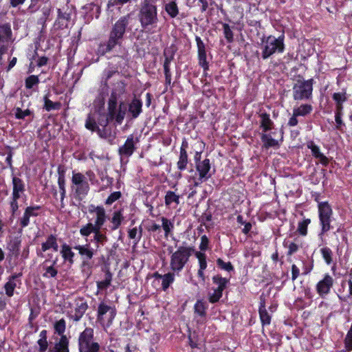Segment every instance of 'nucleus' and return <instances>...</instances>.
Wrapping results in <instances>:
<instances>
[{"label": "nucleus", "mask_w": 352, "mask_h": 352, "mask_svg": "<svg viewBox=\"0 0 352 352\" xmlns=\"http://www.w3.org/2000/svg\"><path fill=\"white\" fill-rule=\"evenodd\" d=\"M88 211L90 214H95L96 218L94 221L88 222L82 226L79 230L80 234L82 237H88L94 234L93 239L91 240L96 247V251L100 248L108 241L109 239L106 234L107 229L102 230L107 219L106 210L102 206H95L90 204L88 207Z\"/></svg>", "instance_id": "obj_1"}, {"label": "nucleus", "mask_w": 352, "mask_h": 352, "mask_svg": "<svg viewBox=\"0 0 352 352\" xmlns=\"http://www.w3.org/2000/svg\"><path fill=\"white\" fill-rule=\"evenodd\" d=\"M131 14L120 16L111 26L108 40L100 43L97 49L98 54L104 56L111 52L117 45L120 46L127 32L131 30Z\"/></svg>", "instance_id": "obj_2"}, {"label": "nucleus", "mask_w": 352, "mask_h": 352, "mask_svg": "<svg viewBox=\"0 0 352 352\" xmlns=\"http://www.w3.org/2000/svg\"><path fill=\"white\" fill-rule=\"evenodd\" d=\"M157 0H143L141 3L138 19L141 27L146 32L153 33L152 29L156 28L159 21Z\"/></svg>", "instance_id": "obj_3"}, {"label": "nucleus", "mask_w": 352, "mask_h": 352, "mask_svg": "<svg viewBox=\"0 0 352 352\" xmlns=\"http://www.w3.org/2000/svg\"><path fill=\"white\" fill-rule=\"evenodd\" d=\"M168 251L171 253L170 269L176 275H179L189 262L190 256L195 252V248L192 245H180L175 252H173V248L169 247Z\"/></svg>", "instance_id": "obj_4"}, {"label": "nucleus", "mask_w": 352, "mask_h": 352, "mask_svg": "<svg viewBox=\"0 0 352 352\" xmlns=\"http://www.w3.org/2000/svg\"><path fill=\"white\" fill-rule=\"evenodd\" d=\"M261 42V57L263 60H267L274 54H282L285 51V35L283 34L278 38L272 35L263 37Z\"/></svg>", "instance_id": "obj_5"}, {"label": "nucleus", "mask_w": 352, "mask_h": 352, "mask_svg": "<svg viewBox=\"0 0 352 352\" xmlns=\"http://www.w3.org/2000/svg\"><path fill=\"white\" fill-rule=\"evenodd\" d=\"M318 219L320 230L318 233V237L324 243V236L330 231L333 226L331 222L333 219V210L331 206L328 201H320L318 204Z\"/></svg>", "instance_id": "obj_6"}, {"label": "nucleus", "mask_w": 352, "mask_h": 352, "mask_svg": "<svg viewBox=\"0 0 352 352\" xmlns=\"http://www.w3.org/2000/svg\"><path fill=\"white\" fill-rule=\"evenodd\" d=\"M314 82L313 78L305 80L302 76H298V78L292 87L293 99L296 101L311 100L313 96Z\"/></svg>", "instance_id": "obj_7"}, {"label": "nucleus", "mask_w": 352, "mask_h": 352, "mask_svg": "<svg viewBox=\"0 0 352 352\" xmlns=\"http://www.w3.org/2000/svg\"><path fill=\"white\" fill-rule=\"evenodd\" d=\"M71 189L74 192V198L81 201L88 195L90 186L85 175L81 173L72 171Z\"/></svg>", "instance_id": "obj_8"}, {"label": "nucleus", "mask_w": 352, "mask_h": 352, "mask_svg": "<svg viewBox=\"0 0 352 352\" xmlns=\"http://www.w3.org/2000/svg\"><path fill=\"white\" fill-rule=\"evenodd\" d=\"M94 330L91 327H86L79 335L78 344L79 352H100L98 342L94 341Z\"/></svg>", "instance_id": "obj_9"}, {"label": "nucleus", "mask_w": 352, "mask_h": 352, "mask_svg": "<svg viewBox=\"0 0 352 352\" xmlns=\"http://www.w3.org/2000/svg\"><path fill=\"white\" fill-rule=\"evenodd\" d=\"M116 316V309L114 307L108 305L104 301L99 303L96 320L103 327H109Z\"/></svg>", "instance_id": "obj_10"}, {"label": "nucleus", "mask_w": 352, "mask_h": 352, "mask_svg": "<svg viewBox=\"0 0 352 352\" xmlns=\"http://www.w3.org/2000/svg\"><path fill=\"white\" fill-rule=\"evenodd\" d=\"M212 283L216 287L212 289V292L208 295L209 302L214 304L218 302L223 296V291L227 288L230 283V278L222 277L220 274L213 276L212 278Z\"/></svg>", "instance_id": "obj_11"}, {"label": "nucleus", "mask_w": 352, "mask_h": 352, "mask_svg": "<svg viewBox=\"0 0 352 352\" xmlns=\"http://www.w3.org/2000/svg\"><path fill=\"white\" fill-rule=\"evenodd\" d=\"M176 51L177 50L175 45H172L169 48L164 49L163 52V56L164 57L163 69L165 76L166 90H167L168 86L170 87L171 85L172 74L170 72V64L174 59Z\"/></svg>", "instance_id": "obj_12"}, {"label": "nucleus", "mask_w": 352, "mask_h": 352, "mask_svg": "<svg viewBox=\"0 0 352 352\" xmlns=\"http://www.w3.org/2000/svg\"><path fill=\"white\" fill-rule=\"evenodd\" d=\"M140 142L139 137H135L133 134L129 135L124 144L118 148V155L121 158L131 157L137 149L136 144Z\"/></svg>", "instance_id": "obj_13"}, {"label": "nucleus", "mask_w": 352, "mask_h": 352, "mask_svg": "<svg viewBox=\"0 0 352 352\" xmlns=\"http://www.w3.org/2000/svg\"><path fill=\"white\" fill-rule=\"evenodd\" d=\"M197 171L199 173V177L195 182V186L202 184L204 182L208 180L212 176V173H210L211 169V164L209 159L206 158L200 162H198L195 165Z\"/></svg>", "instance_id": "obj_14"}, {"label": "nucleus", "mask_w": 352, "mask_h": 352, "mask_svg": "<svg viewBox=\"0 0 352 352\" xmlns=\"http://www.w3.org/2000/svg\"><path fill=\"white\" fill-rule=\"evenodd\" d=\"M283 245L287 249V256H290L303 248V241L296 233H291L289 239L283 241Z\"/></svg>", "instance_id": "obj_15"}, {"label": "nucleus", "mask_w": 352, "mask_h": 352, "mask_svg": "<svg viewBox=\"0 0 352 352\" xmlns=\"http://www.w3.org/2000/svg\"><path fill=\"white\" fill-rule=\"evenodd\" d=\"M74 249L78 251V254L82 259V266L84 267H91L90 260H91L95 254L96 249H93L90 243L85 245H77Z\"/></svg>", "instance_id": "obj_16"}, {"label": "nucleus", "mask_w": 352, "mask_h": 352, "mask_svg": "<svg viewBox=\"0 0 352 352\" xmlns=\"http://www.w3.org/2000/svg\"><path fill=\"white\" fill-rule=\"evenodd\" d=\"M334 284L333 278L328 273L324 274L322 279L316 285V290L320 297L324 298L328 295Z\"/></svg>", "instance_id": "obj_17"}, {"label": "nucleus", "mask_w": 352, "mask_h": 352, "mask_svg": "<svg viewBox=\"0 0 352 352\" xmlns=\"http://www.w3.org/2000/svg\"><path fill=\"white\" fill-rule=\"evenodd\" d=\"M42 207L38 205L30 206L25 208L23 216L19 219V225L21 228L28 227L30 224V217H36L41 215L39 212Z\"/></svg>", "instance_id": "obj_18"}, {"label": "nucleus", "mask_w": 352, "mask_h": 352, "mask_svg": "<svg viewBox=\"0 0 352 352\" xmlns=\"http://www.w3.org/2000/svg\"><path fill=\"white\" fill-rule=\"evenodd\" d=\"M208 309V305L204 300L199 299L196 301L193 307V310L195 318H197V323L204 324L206 322Z\"/></svg>", "instance_id": "obj_19"}, {"label": "nucleus", "mask_w": 352, "mask_h": 352, "mask_svg": "<svg viewBox=\"0 0 352 352\" xmlns=\"http://www.w3.org/2000/svg\"><path fill=\"white\" fill-rule=\"evenodd\" d=\"M195 41L197 46V57L199 65L206 72L209 69V63L207 61L206 45L199 36H195Z\"/></svg>", "instance_id": "obj_20"}, {"label": "nucleus", "mask_w": 352, "mask_h": 352, "mask_svg": "<svg viewBox=\"0 0 352 352\" xmlns=\"http://www.w3.org/2000/svg\"><path fill=\"white\" fill-rule=\"evenodd\" d=\"M111 120L105 118L104 120H99L98 124L102 128H98L96 133L100 138L113 140L116 137V133L112 131V128L108 124Z\"/></svg>", "instance_id": "obj_21"}, {"label": "nucleus", "mask_w": 352, "mask_h": 352, "mask_svg": "<svg viewBox=\"0 0 352 352\" xmlns=\"http://www.w3.org/2000/svg\"><path fill=\"white\" fill-rule=\"evenodd\" d=\"M58 259L57 258L52 261L50 265H47V263L50 262L49 260L46 259L41 265L42 269V276L44 278L50 279V278H56L58 271L57 267H56L57 264Z\"/></svg>", "instance_id": "obj_22"}, {"label": "nucleus", "mask_w": 352, "mask_h": 352, "mask_svg": "<svg viewBox=\"0 0 352 352\" xmlns=\"http://www.w3.org/2000/svg\"><path fill=\"white\" fill-rule=\"evenodd\" d=\"M22 276V273H14L8 278V281L5 283L3 288L5 289L6 295L8 297H12L14 294V289L16 287V283L21 284L20 278Z\"/></svg>", "instance_id": "obj_23"}, {"label": "nucleus", "mask_w": 352, "mask_h": 352, "mask_svg": "<svg viewBox=\"0 0 352 352\" xmlns=\"http://www.w3.org/2000/svg\"><path fill=\"white\" fill-rule=\"evenodd\" d=\"M143 103L140 98L134 96L128 105V114L131 119L138 118L142 113Z\"/></svg>", "instance_id": "obj_24"}, {"label": "nucleus", "mask_w": 352, "mask_h": 352, "mask_svg": "<svg viewBox=\"0 0 352 352\" xmlns=\"http://www.w3.org/2000/svg\"><path fill=\"white\" fill-rule=\"evenodd\" d=\"M193 254L198 260L199 269L197 270V276L201 280V281L204 282L206 280L204 271L206 270L208 266L206 254L205 252H197L195 250Z\"/></svg>", "instance_id": "obj_25"}, {"label": "nucleus", "mask_w": 352, "mask_h": 352, "mask_svg": "<svg viewBox=\"0 0 352 352\" xmlns=\"http://www.w3.org/2000/svg\"><path fill=\"white\" fill-rule=\"evenodd\" d=\"M58 185L60 192V208H64L65 207L64 201L66 197V180L65 177V170H61L60 167H58Z\"/></svg>", "instance_id": "obj_26"}, {"label": "nucleus", "mask_w": 352, "mask_h": 352, "mask_svg": "<svg viewBox=\"0 0 352 352\" xmlns=\"http://www.w3.org/2000/svg\"><path fill=\"white\" fill-rule=\"evenodd\" d=\"M87 309V302L83 298H80L76 303L74 314L70 316V318L74 322L80 321Z\"/></svg>", "instance_id": "obj_27"}, {"label": "nucleus", "mask_w": 352, "mask_h": 352, "mask_svg": "<svg viewBox=\"0 0 352 352\" xmlns=\"http://www.w3.org/2000/svg\"><path fill=\"white\" fill-rule=\"evenodd\" d=\"M118 96L116 91H111L110 97L107 102V114L108 120H113L118 109Z\"/></svg>", "instance_id": "obj_28"}, {"label": "nucleus", "mask_w": 352, "mask_h": 352, "mask_svg": "<svg viewBox=\"0 0 352 352\" xmlns=\"http://www.w3.org/2000/svg\"><path fill=\"white\" fill-rule=\"evenodd\" d=\"M350 95L346 92V88L342 89L341 91L332 94V99L335 102V109H344V103L346 102Z\"/></svg>", "instance_id": "obj_29"}, {"label": "nucleus", "mask_w": 352, "mask_h": 352, "mask_svg": "<svg viewBox=\"0 0 352 352\" xmlns=\"http://www.w3.org/2000/svg\"><path fill=\"white\" fill-rule=\"evenodd\" d=\"M258 314L263 326L270 324L272 317L265 308V298L263 295L260 297Z\"/></svg>", "instance_id": "obj_30"}, {"label": "nucleus", "mask_w": 352, "mask_h": 352, "mask_svg": "<svg viewBox=\"0 0 352 352\" xmlns=\"http://www.w3.org/2000/svg\"><path fill=\"white\" fill-rule=\"evenodd\" d=\"M12 197L21 198V195L25 191L24 182L19 177H12Z\"/></svg>", "instance_id": "obj_31"}, {"label": "nucleus", "mask_w": 352, "mask_h": 352, "mask_svg": "<svg viewBox=\"0 0 352 352\" xmlns=\"http://www.w3.org/2000/svg\"><path fill=\"white\" fill-rule=\"evenodd\" d=\"M21 240L19 237H14L7 243V250L9 252L8 256L18 257L20 254Z\"/></svg>", "instance_id": "obj_32"}, {"label": "nucleus", "mask_w": 352, "mask_h": 352, "mask_svg": "<svg viewBox=\"0 0 352 352\" xmlns=\"http://www.w3.org/2000/svg\"><path fill=\"white\" fill-rule=\"evenodd\" d=\"M261 140L263 143L262 148L263 149L278 148L280 146L278 140L273 138L271 133H262L261 135Z\"/></svg>", "instance_id": "obj_33"}, {"label": "nucleus", "mask_w": 352, "mask_h": 352, "mask_svg": "<svg viewBox=\"0 0 352 352\" xmlns=\"http://www.w3.org/2000/svg\"><path fill=\"white\" fill-rule=\"evenodd\" d=\"M260 118V128L262 129L263 133H267L271 131L274 126V122L271 120L270 116L266 112H263L259 114Z\"/></svg>", "instance_id": "obj_34"}, {"label": "nucleus", "mask_w": 352, "mask_h": 352, "mask_svg": "<svg viewBox=\"0 0 352 352\" xmlns=\"http://www.w3.org/2000/svg\"><path fill=\"white\" fill-rule=\"evenodd\" d=\"M102 270L104 272V279L96 282L97 288L100 291L107 289L111 285L113 279V274L109 267H105Z\"/></svg>", "instance_id": "obj_35"}, {"label": "nucleus", "mask_w": 352, "mask_h": 352, "mask_svg": "<svg viewBox=\"0 0 352 352\" xmlns=\"http://www.w3.org/2000/svg\"><path fill=\"white\" fill-rule=\"evenodd\" d=\"M124 219V217L123 215V210L120 209L118 210H116L113 212L112 217L111 219V230L112 231L116 230L120 228V226L122 225L123 221Z\"/></svg>", "instance_id": "obj_36"}, {"label": "nucleus", "mask_w": 352, "mask_h": 352, "mask_svg": "<svg viewBox=\"0 0 352 352\" xmlns=\"http://www.w3.org/2000/svg\"><path fill=\"white\" fill-rule=\"evenodd\" d=\"M60 254L65 262L69 263L70 265H72L74 262V258L75 256L74 252L72 250V248L64 243L61 245L60 249Z\"/></svg>", "instance_id": "obj_37"}, {"label": "nucleus", "mask_w": 352, "mask_h": 352, "mask_svg": "<svg viewBox=\"0 0 352 352\" xmlns=\"http://www.w3.org/2000/svg\"><path fill=\"white\" fill-rule=\"evenodd\" d=\"M50 249H53L55 252L58 251V245L57 243V238L54 234L49 235L46 241L41 244V251L43 252H45Z\"/></svg>", "instance_id": "obj_38"}, {"label": "nucleus", "mask_w": 352, "mask_h": 352, "mask_svg": "<svg viewBox=\"0 0 352 352\" xmlns=\"http://www.w3.org/2000/svg\"><path fill=\"white\" fill-rule=\"evenodd\" d=\"M344 109H335L334 118H335V129L339 131L341 133H344L346 129V124L344 123L343 116Z\"/></svg>", "instance_id": "obj_39"}, {"label": "nucleus", "mask_w": 352, "mask_h": 352, "mask_svg": "<svg viewBox=\"0 0 352 352\" xmlns=\"http://www.w3.org/2000/svg\"><path fill=\"white\" fill-rule=\"evenodd\" d=\"M118 107V108L117 109L113 120H115L117 124L120 125L123 122L128 109L126 104L123 101H120Z\"/></svg>", "instance_id": "obj_40"}, {"label": "nucleus", "mask_w": 352, "mask_h": 352, "mask_svg": "<svg viewBox=\"0 0 352 352\" xmlns=\"http://www.w3.org/2000/svg\"><path fill=\"white\" fill-rule=\"evenodd\" d=\"M58 17L56 21L59 28H67L68 25V22L71 19V14L67 12H63L61 9L58 8L57 10Z\"/></svg>", "instance_id": "obj_41"}, {"label": "nucleus", "mask_w": 352, "mask_h": 352, "mask_svg": "<svg viewBox=\"0 0 352 352\" xmlns=\"http://www.w3.org/2000/svg\"><path fill=\"white\" fill-rule=\"evenodd\" d=\"M311 221L309 218H304L302 221H298L296 232L302 236H306L308 234V226Z\"/></svg>", "instance_id": "obj_42"}, {"label": "nucleus", "mask_w": 352, "mask_h": 352, "mask_svg": "<svg viewBox=\"0 0 352 352\" xmlns=\"http://www.w3.org/2000/svg\"><path fill=\"white\" fill-rule=\"evenodd\" d=\"M39 346V352H45L48 347L47 342V330H42L39 334V339L37 341Z\"/></svg>", "instance_id": "obj_43"}, {"label": "nucleus", "mask_w": 352, "mask_h": 352, "mask_svg": "<svg viewBox=\"0 0 352 352\" xmlns=\"http://www.w3.org/2000/svg\"><path fill=\"white\" fill-rule=\"evenodd\" d=\"M164 10L168 16L174 19L179 14V8L176 2L173 0L164 6Z\"/></svg>", "instance_id": "obj_44"}, {"label": "nucleus", "mask_w": 352, "mask_h": 352, "mask_svg": "<svg viewBox=\"0 0 352 352\" xmlns=\"http://www.w3.org/2000/svg\"><path fill=\"white\" fill-rule=\"evenodd\" d=\"M142 226H140L138 229L137 227H135L129 230L128 236L130 239L134 240L135 244H138L142 236Z\"/></svg>", "instance_id": "obj_45"}, {"label": "nucleus", "mask_w": 352, "mask_h": 352, "mask_svg": "<svg viewBox=\"0 0 352 352\" xmlns=\"http://www.w3.org/2000/svg\"><path fill=\"white\" fill-rule=\"evenodd\" d=\"M175 273L169 272L163 275L162 281V289L163 291H166L172 283L175 281Z\"/></svg>", "instance_id": "obj_46"}, {"label": "nucleus", "mask_w": 352, "mask_h": 352, "mask_svg": "<svg viewBox=\"0 0 352 352\" xmlns=\"http://www.w3.org/2000/svg\"><path fill=\"white\" fill-rule=\"evenodd\" d=\"M85 128L91 132H96L99 128L96 122L95 116L92 113H89L87 116L85 123Z\"/></svg>", "instance_id": "obj_47"}, {"label": "nucleus", "mask_w": 352, "mask_h": 352, "mask_svg": "<svg viewBox=\"0 0 352 352\" xmlns=\"http://www.w3.org/2000/svg\"><path fill=\"white\" fill-rule=\"evenodd\" d=\"M313 107L309 104H302L298 107L294 108L293 111L298 116H306L311 113Z\"/></svg>", "instance_id": "obj_48"}, {"label": "nucleus", "mask_w": 352, "mask_h": 352, "mask_svg": "<svg viewBox=\"0 0 352 352\" xmlns=\"http://www.w3.org/2000/svg\"><path fill=\"white\" fill-rule=\"evenodd\" d=\"M321 256L324 261L325 263L328 265L333 263V251L327 246L323 247L320 250Z\"/></svg>", "instance_id": "obj_49"}, {"label": "nucleus", "mask_w": 352, "mask_h": 352, "mask_svg": "<svg viewBox=\"0 0 352 352\" xmlns=\"http://www.w3.org/2000/svg\"><path fill=\"white\" fill-rule=\"evenodd\" d=\"M164 202L166 206H170L173 203L177 205L179 204V196L173 191L168 190L164 197Z\"/></svg>", "instance_id": "obj_50"}, {"label": "nucleus", "mask_w": 352, "mask_h": 352, "mask_svg": "<svg viewBox=\"0 0 352 352\" xmlns=\"http://www.w3.org/2000/svg\"><path fill=\"white\" fill-rule=\"evenodd\" d=\"M188 164V153H180L177 162V168L179 171H184L187 168Z\"/></svg>", "instance_id": "obj_51"}, {"label": "nucleus", "mask_w": 352, "mask_h": 352, "mask_svg": "<svg viewBox=\"0 0 352 352\" xmlns=\"http://www.w3.org/2000/svg\"><path fill=\"white\" fill-rule=\"evenodd\" d=\"M43 100V108L47 111H50L52 110H58L61 107V104L60 102H52L48 98L47 95L44 96Z\"/></svg>", "instance_id": "obj_52"}, {"label": "nucleus", "mask_w": 352, "mask_h": 352, "mask_svg": "<svg viewBox=\"0 0 352 352\" xmlns=\"http://www.w3.org/2000/svg\"><path fill=\"white\" fill-rule=\"evenodd\" d=\"M54 329L56 333H57L60 337L62 336H65L64 334L66 329V321L64 318H61L58 321H56L54 324Z\"/></svg>", "instance_id": "obj_53"}, {"label": "nucleus", "mask_w": 352, "mask_h": 352, "mask_svg": "<svg viewBox=\"0 0 352 352\" xmlns=\"http://www.w3.org/2000/svg\"><path fill=\"white\" fill-rule=\"evenodd\" d=\"M69 340L66 336H62L59 341L55 344L54 350L67 351L69 349Z\"/></svg>", "instance_id": "obj_54"}, {"label": "nucleus", "mask_w": 352, "mask_h": 352, "mask_svg": "<svg viewBox=\"0 0 352 352\" xmlns=\"http://www.w3.org/2000/svg\"><path fill=\"white\" fill-rule=\"evenodd\" d=\"M162 226L164 231V235L167 237L171 232L172 230L174 228L173 223H172L169 219L164 217H161Z\"/></svg>", "instance_id": "obj_55"}, {"label": "nucleus", "mask_w": 352, "mask_h": 352, "mask_svg": "<svg viewBox=\"0 0 352 352\" xmlns=\"http://www.w3.org/2000/svg\"><path fill=\"white\" fill-rule=\"evenodd\" d=\"M12 35L10 25L8 23L0 25V41L10 38Z\"/></svg>", "instance_id": "obj_56"}, {"label": "nucleus", "mask_w": 352, "mask_h": 352, "mask_svg": "<svg viewBox=\"0 0 352 352\" xmlns=\"http://www.w3.org/2000/svg\"><path fill=\"white\" fill-rule=\"evenodd\" d=\"M223 34L228 43H232L234 41V33L228 23H223Z\"/></svg>", "instance_id": "obj_57"}, {"label": "nucleus", "mask_w": 352, "mask_h": 352, "mask_svg": "<svg viewBox=\"0 0 352 352\" xmlns=\"http://www.w3.org/2000/svg\"><path fill=\"white\" fill-rule=\"evenodd\" d=\"M40 82L38 76L30 75L25 80V87L27 89H31L34 86L38 85Z\"/></svg>", "instance_id": "obj_58"}, {"label": "nucleus", "mask_w": 352, "mask_h": 352, "mask_svg": "<svg viewBox=\"0 0 352 352\" xmlns=\"http://www.w3.org/2000/svg\"><path fill=\"white\" fill-rule=\"evenodd\" d=\"M217 265L218 267L228 272H230L234 270V268L231 262L229 261L226 263L220 258L217 259Z\"/></svg>", "instance_id": "obj_59"}, {"label": "nucleus", "mask_w": 352, "mask_h": 352, "mask_svg": "<svg viewBox=\"0 0 352 352\" xmlns=\"http://www.w3.org/2000/svg\"><path fill=\"white\" fill-rule=\"evenodd\" d=\"M32 114V111L28 109L22 110L20 107H16L14 109V116L18 120H23L26 116H30Z\"/></svg>", "instance_id": "obj_60"}, {"label": "nucleus", "mask_w": 352, "mask_h": 352, "mask_svg": "<svg viewBox=\"0 0 352 352\" xmlns=\"http://www.w3.org/2000/svg\"><path fill=\"white\" fill-rule=\"evenodd\" d=\"M122 197V193L120 191H115L111 193L104 201L105 205L111 206L115 201L120 199Z\"/></svg>", "instance_id": "obj_61"}, {"label": "nucleus", "mask_w": 352, "mask_h": 352, "mask_svg": "<svg viewBox=\"0 0 352 352\" xmlns=\"http://www.w3.org/2000/svg\"><path fill=\"white\" fill-rule=\"evenodd\" d=\"M205 148V143L201 140H196L191 144L190 153H197V151L203 152Z\"/></svg>", "instance_id": "obj_62"}, {"label": "nucleus", "mask_w": 352, "mask_h": 352, "mask_svg": "<svg viewBox=\"0 0 352 352\" xmlns=\"http://www.w3.org/2000/svg\"><path fill=\"white\" fill-rule=\"evenodd\" d=\"M307 146L311 151L312 155L316 158L318 156V155L321 153L320 147L316 145L314 141H309L307 143Z\"/></svg>", "instance_id": "obj_63"}, {"label": "nucleus", "mask_w": 352, "mask_h": 352, "mask_svg": "<svg viewBox=\"0 0 352 352\" xmlns=\"http://www.w3.org/2000/svg\"><path fill=\"white\" fill-rule=\"evenodd\" d=\"M209 239L206 235H202L201 236V242L199 246L200 250L199 252H204L209 249Z\"/></svg>", "instance_id": "obj_64"}]
</instances>
